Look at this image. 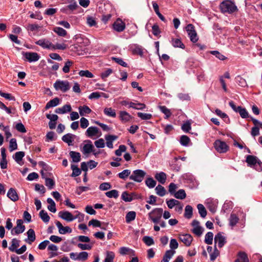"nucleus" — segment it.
<instances>
[{"mask_svg":"<svg viewBox=\"0 0 262 262\" xmlns=\"http://www.w3.org/2000/svg\"><path fill=\"white\" fill-rule=\"evenodd\" d=\"M219 8L222 13L232 14L238 11V8L235 3L230 0H224L222 1Z\"/></svg>","mask_w":262,"mask_h":262,"instance_id":"nucleus-1","label":"nucleus"},{"mask_svg":"<svg viewBox=\"0 0 262 262\" xmlns=\"http://www.w3.org/2000/svg\"><path fill=\"white\" fill-rule=\"evenodd\" d=\"M163 214V209L156 208L151 210L148 214V219L154 224H158Z\"/></svg>","mask_w":262,"mask_h":262,"instance_id":"nucleus-2","label":"nucleus"},{"mask_svg":"<svg viewBox=\"0 0 262 262\" xmlns=\"http://www.w3.org/2000/svg\"><path fill=\"white\" fill-rule=\"evenodd\" d=\"M146 175V172L141 169H136L133 171L129 176V179L137 183L141 182Z\"/></svg>","mask_w":262,"mask_h":262,"instance_id":"nucleus-3","label":"nucleus"},{"mask_svg":"<svg viewBox=\"0 0 262 262\" xmlns=\"http://www.w3.org/2000/svg\"><path fill=\"white\" fill-rule=\"evenodd\" d=\"M54 88L56 91L66 92L70 89V83L67 80H57L54 83Z\"/></svg>","mask_w":262,"mask_h":262,"instance_id":"nucleus-4","label":"nucleus"},{"mask_svg":"<svg viewBox=\"0 0 262 262\" xmlns=\"http://www.w3.org/2000/svg\"><path fill=\"white\" fill-rule=\"evenodd\" d=\"M229 105L234 111L238 113L242 118L245 119L250 117L249 113L245 108H243L241 106H236L232 101L229 102Z\"/></svg>","mask_w":262,"mask_h":262,"instance_id":"nucleus-5","label":"nucleus"},{"mask_svg":"<svg viewBox=\"0 0 262 262\" xmlns=\"http://www.w3.org/2000/svg\"><path fill=\"white\" fill-rule=\"evenodd\" d=\"M214 147L215 150L220 153H225L229 149L227 144L220 140H217L214 142Z\"/></svg>","mask_w":262,"mask_h":262,"instance_id":"nucleus-6","label":"nucleus"},{"mask_svg":"<svg viewBox=\"0 0 262 262\" xmlns=\"http://www.w3.org/2000/svg\"><path fill=\"white\" fill-rule=\"evenodd\" d=\"M186 31L190 38V40L193 42H196L198 40L197 33L193 25L189 24L186 27Z\"/></svg>","mask_w":262,"mask_h":262,"instance_id":"nucleus-7","label":"nucleus"},{"mask_svg":"<svg viewBox=\"0 0 262 262\" xmlns=\"http://www.w3.org/2000/svg\"><path fill=\"white\" fill-rule=\"evenodd\" d=\"M84 142L87 143L83 145L82 148L81 149V151L84 155L88 157L90 153H91L92 151H94V147L91 140H87Z\"/></svg>","mask_w":262,"mask_h":262,"instance_id":"nucleus-8","label":"nucleus"},{"mask_svg":"<svg viewBox=\"0 0 262 262\" xmlns=\"http://www.w3.org/2000/svg\"><path fill=\"white\" fill-rule=\"evenodd\" d=\"M25 226L23 225V221L18 219L16 221V226L11 230L12 234H19L24 232Z\"/></svg>","mask_w":262,"mask_h":262,"instance_id":"nucleus-9","label":"nucleus"},{"mask_svg":"<svg viewBox=\"0 0 262 262\" xmlns=\"http://www.w3.org/2000/svg\"><path fill=\"white\" fill-rule=\"evenodd\" d=\"M85 135L89 138H93L94 136H100L101 133L97 127L90 126L85 132Z\"/></svg>","mask_w":262,"mask_h":262,"instance_id":"nucleus-10","label":"nucleus"},{"mask_svg":"<svg viewBox=\"0 0 262 262\" xmlns=\"http://www.w3.org/2000/svg\"><path fill=\"white\" fill-rule=\"evenodd\" d=\"M214 243L215 245L217 244L218 247L220 248L224 246L226 243V237L223 235V233L219 232L215 235L214 237Z\"/></svg>","mask_w":262,"mask_h":262,"instance_id":"nucleus-11","label":"nucleus"},{"mask_svg":"<svg viewBox=\"0 0 262 262\" xmlns=\"http://www.w3.org/2000/svg\"><path fill=\"white\" fill-rule=\"evenodd\" d=\"M246 162L249 166L252 167L257 164L260 166H262V162L258 160L256 156L252 155H248L246 157Z\"/></svg>","mask_w":262,"mask_h":262,"instance_id":"nucleus-12","label":"nucleus"},{"mask_svg":"<svg viewBox=\"0 0 262 262\" xmlns=\"http://www.w3.org/2000/svg\"><path fill=\"white\" fill-rule=\"evenodd\" d=\"M58 216L67 222H72L78 217V216H73L72 214L68 211H60L58 213Z\"/></svg>","mask_w":262,"mask_h":262,"instance_id":"nucleus-13","label":"nucleus"},{"mask_svg":"<svg viewBox=\"0 0 262 262\" xmlns=\"http://www.w3.org/2000/svg\"><path fill=\"white\" fill-rule=\"evenodd\" d=\"M193 227L192 232L198 236H200L203 232V228L200 226V222L197 220H193L191 223Z\"/></svg>","mask_w":262,"mask_h":262,"instance_id":"nucleus-14","label":"nucleus"},{"mask_svg":"<svg viewBox=\"0 0 262 262\" xmlns=\"http://www.w3.org/2000/svg\"><path fill=\"white\" fill-rule=\"evenodd\" d=\"M23 55L30 62L37 61L39 59V55L35 52H26Z\"/></svg>","mask_w":262,"mask_h":262,"instance_id":"nucleus-15","label":"nucleus"},{"mask_svg":"<svg viewBox=\"0 0 262 262\" xmlns=\"http://www.w3.org/2000/svg\"><path fill=\"white\" fill-rule=\"evenodd\" d=\"M35 44L43 49H51L52 43L46 38L40 39L35 42Z\"/></svg>","mask_w":262,"mask_h":262,"instance_id":"nucleus-16","label":"nucleus"},{"mask_svg":"<svg viewBox=\"0 0 262 262\" xmlns=\"http://www.w3.org/2000/svg\"><path fill=\"white\" fill-rule=\"evenodd\" d=\"M179 239L186 246H189L192 243L193 237L189 234H185L180 235Z\"/></svg>","mask_w":262,"mask_h":262,"instance_id":"nucleus-17","label":"nucleus"},{"mask_svg":"<svg viewBox=\"0 0 262 262\" xmlns=\"http://www.w3.org/2000/svg\"><path fill=\"white\" fill-rule=\"evenodd\" d=\"M55 224L58 229V231L60 234H64L67 233H70L72 231L70 227L68 226L63 227L59 221H56Z\"/></svg>","mask_w":262,"mask_h":262,"instance_id":"nucleus-18","label":"nucleus"},{"mask_svg":"<svg viewBox=\"0 0 262 262\" xmlns=\"http://www.w3.org/2000/svg\"><path fill=\"white\" fill-rule=\"evenodd\" d=\"M28 238L26 239L25 241L28 244L31 245L34 242L36 239L35 233L33 229H30L27 232Z\"/></svg>","mask_w":262,"mask_h":262,"instance_id":"nucleus-19","label":"nucleus"},{"mask_svg":"<svg viewBox=\"0 0 262 262\" xmlns=\"http://www.w3.org/2000/svg\"><path fill=\"white\" fill-rule=\"evenodd\" d=\"M136 194L135 193H128L127 191L123 192L121 194V199L126 202H130L135 198Z\"/></svg>","mask_w":262,"mask_h":262,"instance_id":"nucleus-20","label":"nucleus"},{"mask_svg":"<svg viewBox=\"0 0 262 262\" xmlns=\"http://www.w3.org/2000/svg\"><path fill=\"white\" fill-rule=\"evenodd\" d=\"M125 28V25L124 23L120 20H117L113 24V28L115 30L118 32L123 31Z\"/></svg>","mask_w":262,"mask_h":262,"instance_id":"nucleus-21","label":"nucleus"},{"mask_svg":"<svg viewBox=\"0 0 262 262\" xmlns=\"http://www.w3.org/2000/svg\"><path fill=\"white\" fill-rule=\"evenodd\" d=\"M7 195L11 201L13 202L17 201L19 199L16 191L13 188L9 189L7 192Z\"/></svg>","mask_w":262,"mask_h":262,"instance_id":"nucleus-22","label":"nucleus"},{"mask_svg":"<svg viewBox=\"0 0 262 262\" xmlns=\"http://www.w3.org/2000/svg\"><path fill=\"white\" fill-rule=\"evenodd\" d=\"M72 110V107L70 104H68L64 105L61 107H58L55 110V113L59 114H63L66 113L70 112Z\"/></svg>","mask_w":262,"mask_h":262,"instance_id":"nucleus-23","label":"nucleus"},{"mask_svg":"<svg viewBox=\"0 0 262 262\" xmlns=\"http://www.w3.org/2000/svg\"><path fill=\"white\" fill-rule=\"evenodd\" d=\"M118 137L115 135H106L105 136V139L106 141V146L110 148H113V142L116 140Z\"/></svg>","mask_w":262,"mask_h":262,"instance_id":"nucleus-24","label":"nucleus"},{"mask_svg":"<svg viewBox=\"0 0 262 262\" xmlns=\"http://www.w3.org/2000/svg\"><path fill=\"white\" fill-rule=\"evenodd\" d=\"M155 177L156 179L162 184H164L165 183L167 178L166 173L164 172L157 173Z\"/></svg>","mask_w":262,"mask_h":262,"instance_id":"nucleus-25","label":"nucleus"},{"mask_svg":"<svg viewBox=\"0 0 262 262\" xmlns=\"http://www.w3.org/2000/svg\"><path fill=\"white\" fill-rule=\"evenodd\" d=\"M59 103V99L58 97L50 100L46 105L45 108L48 110L51 107H55Z\"/></svg>","mask_w":262,"mask_h":262,"instance_id":"nucleus-26","label":"nucleus"},{"mask_svg":"<svg viewBox=\"0 0 262 262\" xmlns=\"http://www.w3.org/2000/svg\"><path fill=\"white\" fill-rule=\"evenodd\" d=\"M235 260H238L239 262H249L247 254L243 251L238 253L237 258Z\"/></svg>","mask_w":262,"mask_h":262,"instance_id":"nucleus-27","label":"nucleus"},{"mask_svg":"<svg viewBox=\"0 0 262 262\" xmlns=\"http://www.w3.org/2000/svg\"><path fill=\"white\" fill-rule=\"evenodd\" d=\"M174 253V251L171 250H167L163 256L162 260H161L162 262H169Z\"/></svg>","mask_w":262,"mask_h":262,"instance_id":"nucleus-28","label":"nucleus"},{"mask_svg":"<svg viewBox=\"0 0 262 262\" xmlns=\"http://www.w3.org/2000/svg\"><path fill=\"white\" fill-rule=\"evenodd\" d=\"M79 114L81 116H83L86 114H89L92 110L86 105L80 106L78 108Z\"/></svg>","mask_w":262,"mask_h":262,"instance_id":"nucleus-29","label":"nucleus"},{"mask_svg":"<svg viewBox=\"0 0 262 262\" xmlns=\"http://www.w3.org/2000/svg\"><path fill=\"white\" fill-rule=\"evenodd\" d=\"M74 136L75 135L69 133L63 136L62 140L63 142L68 143L69 145H71L74 140Z\"/></svg>","mask_w":262,"mask_h":262,"instance_id":"nucleus-30","label":"nucleus"},{"mask_svg":"<svg viewBox=\"0 0 262 262\" xmlns=\"http://www.w3.org/2000/svg\"><path fill=\"white\" fill-rule=\"evenodd\" d=\"M119 114V117L122 121L127 122L132 119L131 116L126 111H120Z\"/></svg>","mask_w":262,"mask_h":262,"instance_id":"nucleus-31","label":"nucleus"},{"mask_svg":"<svg viewBox=\"0 0 262 262\" xmlns=\"http://www.w3.org/2000/svg\"><path fill=\"white\" fill-rule=\"evenodd\" d=\"M119 253L122 255L126 254L135 255V251L133 250L125 247H121L119 249Z\"/></svg>","mask_w":262,"mask_h":262,"instance_id":"nucleus-32","label":"nucleus"},{"mask_svg":"<svg viewBox=\"0 0 262 262\" xmlns=\"http://www.w3.org/2000/svg\"><path fill=\"white\" fill-rule=\"evenodd\" d=\"M70 156L72 158L73 162L77 163L81 160V155L78 152L71 151L70 152Z\"/></svg>","mask_w":262,"mask_h":262,"instance_id":"nucleus-33","label":"nucleus"},{"mask_svg":"<svg viewBox=\"0 0 262 262\" xmlns=\"http://www.w3.org/2000/svg\"><path fill=\"white\" fill-rule=\"evenodd\" d=\"M171 43L174 48H180L183 49L185 48V45L179 38H172Z\"/></svg>","mask_w":262,"mask_h":262,"instance_id":"nucleus-34","label":"nucleus"},{"mask_svg":"<svg viewBox=\"0 0 262 262\" xmlns=\"http://www.w3.org/2000/svg\"><path fill=\"white\" fill-rule=\"evenodd\" d=\"M136 216V213L134 211H129L125 216V221L127 223H129L135 220Z\"/></svg>","mask_w":262,"mask_h":262,"instance_id":"nucleus-35","label":"nucleus"},{"mask_svg":"<svg viewBox=\"0 0 262 262\" xmlns=\"http://www.w3.org/2000/svg\"><path fill=\"white\" fill-rule=\"evenodd\" d=\"M160 111L165 115V118L168 119L171 115V112L169 109H168L165 106L160 105L158 106Z\"/></svg>","mask_w":262,"mask_h":262,"instance_id":"nucleus-36","label":"nucleus"},{"mask_svg":"<svg viewBox=\"0 0 262 262\" xmlns=\"http://www.w3.org/2000/svg\"><path fill=\"white\" fill-rule=\"evenodd\" d=\"M229 225L231 227H234L238 223L239 218L234 213H231L229 217Z\"/></svg>","mask_w":262,"mask_h":262,"instance_id":"nucleus-37","label":"nucleus"},{"mask_svg":"<svg viewBox=\"0 0 262 262\" xmlns=\"http://www.w3.org/2000/svg\"><path fill=\"white\" fill-rule=\"evenodd\" d=\"M173 196L177 199L183 200L186 198V194L185 190L181 189L174 193Z\"/></svg>","mask_w":262,"mask_h":262,"instance_id":"nucleus-38","label":"nucleus"},{"mask_svg":"<svg viewBox=\"0 0 262 262\" xmlns=\"http://www.w3.org/2000/svg\"><path fill=\"white\" fill-rule=\"evenodd\" d=\"M11 243V245L9 247V249L12 252H16L17 248L19 246V241L16 238H13Z\"/></svg>","mask_w":262,"mask_h":262,"instance_id":"nucleus-39","label":"nucleus"},{"mask_svg":"<svg viewBox=\"0 0 262 262\" xmlns=\"http://www.w3.org/2000/svg\"><path fill=\"white\" fill-rule=\"evenodd\" d=\"M104 114L108 117H116V113L115 110L112 107H105L104 109Z\"/></svg>","mask_w":262,"mask_h":262,"instance_id":"nucleus-40","label":"nucleus"},{"mask_svg":"<svg viewBox=\"0 0 262 262\" xmlns=\"http://www.w3.org/2000/svg\"><path fill=\"white\" fill-rule=\"evenodd\" d=\"M39 215L41 219L45 223H48L49 222L50 217L48 214L47 212L44 210H41Z\"/></svg>","mask_w":262,"mask_h":262,"instance_id":"nucleus-41","label":"nucleus"},{"mask_svg":"<svg viewBox=\"0 0 262 262\" xmlns=\"http://www.w3.org/2000/svg\"><path fill=\"white\" fill-rule=\"evenodd\" d=\"M25 152L24 151H18L16 152L13 156V159L18 164H20V161L25 156Z\"/></svg>","mask_w":262,"mask_h":262,"instance_id":"nucleus-42","label":"nucleus"},{"mask_svg":"<svg viewBox=\"0 0 262 262\" xmlns=\"http://www.w3.org/2000/svg\"><path fill=\"white\" fill-rule=\"evenodd\" d=\"M115 253L113 251H106V257L104 262H113L115 258Z\"/></svg>","mask_w":262,"mask_h":262,"instance_id":"nucleus-43","label":"nucleus"},{"mask_svg":"<svg viewBox=\"0 0 262 262\" xmlns=\"http://www.w3.org/2000/svg\"><path fill=\"white\" fill-rule=\"evenodd\" d=\"M193 208L190 205H187L185 209L184 216L187 219H190L192 216Z\"/></svg>","mask_w":262,"mask_h":262,"instance_id":"nucleus-44","label":"nucleus"},{"mask_svg":"<svg viewBox=\"0 0 262 262\" xmlns=\"http://www.w3.org/2000/svg\"><path fill=\"white\" fill-rule=\"evenodd\" d=\"M156 193L160 196H163L166 194V190L163 186L158 185L155 188Z\"/></svg>","mask_w":262,"mask_h":262,"instance_id":"nucleus-45","label":"nucleus"},{"mask_svg":"<svg viewBox=\"0 0 262 262\" xmlns=\"http://www.w3.org/2000/svg\"><path fill=\"white\" fill-rule=\"evenodd\" d=\"M197 208L200 216L203 218L205 217L207 215V211L203 205L199 204L197 205Z\"/></svg>","mask_w":262,"mask_h":262,"instance_id":"nucleus-46","label":"nucleus"},{"mask_svg":"<svg viewBox=\"0 0 262 262\" xmlns=\"http://www.w3.org/2000/svg\"><path fill=\"white\" fill-rule=\"evenodd\" d=\"M71 168L73 171L71 177H76L79 176L81 173V170L77 167V165H71Z\"/></svg>","mask_w":262,"mask_h":262,"instance_id":"nucleus-47","label":"nucleus"},{"mask_svg":"<svg viewBox=\"0 0 262 262\" xmlns=\"http://www.w3.org/2000/svg\"><path fill=\"white\" fill-rule=\"evenodd\" d=\"M215 112L217 116L225 119V121L226 123H228L229 122V118L226 113L222 112L220 110L217 108L215 110Z\"/></svg>","mask_w":262,"mask_h":262,"instance_id":"nucleus-48","label":"nucleus"},{"mask_svg":"<svg viewBox=\"0 0 262 262\" xmlns=\"http://www.w3.org/2000/svg\"><path fill=\"white\" fill-rule=\"evenodd\" d=\"M166 202L168 207L169 209H172L177 205H179L180 204V201L173 199H171L169 200H166Z\"/></svg>","mask_w":262,"mask_h":262,"instance_id":"nucleus-49","label":"nucleus"},{"mask_svg":"<svg viewBox=\"0 0 262 262\" xmlns=\"http://www.w3.org/2000/svg\"><path fill=\"white\" fill-rule=\"evenodd\" d=\"M213 234L211 232H207L205 237V243L208 245H211L213 242Z\"/></svg>","mask_w":262,"mask_h":262,"instance_id":"nucleus-50","label":"nucleus"},{"mask_svg":"<svg viewBox=\"0 0 262 262\" xmlns=\"http://www.w3.org/2000/svg\"><path fill=\"white\" fill-rule=\"evenodd\" d=\"M131 171L129 169H125L118 174L119 178L125 180L128 176H130Z\"/></svg>","mask_w":262,"mask_h":262,"instance_id":"nucleus-51","label":"nucleus"},{"mask_svg":"<svg viewBox=\"0 0 262 262\" xmlns=\"http://www.w3.org/2000/svg\"><path fill=\"white\" fill-rule=\"evenodd\" d=\"M105 195L108 198L116 199L119 196L118 191L117 190L113 189L111 191H107L105 193Z\"/></svg>","mask_w":262,"mask_h":262,"instance_id":"nucleus-52","label":"nucleus"},{"mask_svg":"<svg viewBox=\"0 0 262 262\" xmlns=\"http://www.w3.org/2000/svg\"><path fill=\"white\" fill-rule=\"evenodd\" d=\"M190 140L189 138L186 135H182L180 137V142L181 144L184 146H187L188 145V144Z\"/></svg>","mask_w":262,"mask_h":262,"instance_id":"nucleus-53","label":"nucleus"},{"mask_svg":"<svg viewBox=\"0 0 262 262\" xmlns=\"http://www.w3.org/2000/svg\"><path fill=\"white\" fill-rule=\"evenodd\" d=\"M17 149V144L15 138H12L9 142V150L12 151Z\"/></svg>","mask_w":262,"mask_h":262,"instance_id":"nucleus-54","label":"nucleus"},{"mask_svg":"<svg viewBox=\"0 0 262 262\" xmlns=\"http://www.w3.org/2000/svg\"><path fill=\"white\" fill-rule=\"evenodd\" d=\"M53 30L60 36H65L67 34L66 30L61 27H56L54 28Z\"/></svg>","mask_w":262,"mask_h":262,"instance_id":"nucleus-55","label":"nucleus"},{"mask_svg":"<svg viewBox=\"0 0 262 262\" xmlns=\"http://www.w3.org/2000/svg\"><path fill=\"white\" fill-rule=\"evenodd\" d=\"M145 184L149 188H152L155 187L156 185V181L152 178H148L146 180Z\"/></svg>","mask_w":262,"mask_h":262,"instance_id":"nucleus-56","label":"nucleus"},{"mask_svg":"<svg viewBox=\"0 0 262 262\" xmlns=\"http://www.w3.org/2000/svg\"><path fill=\"white\" fill-rule=\"evenodd\" d=\"M73 64V62L68 60L66 62L64 67L62 68V71L64 73H68L70 72V67Z\"/></svg>","mask_w":262,"mask_h":262,"instance_id":"nucleus-57","label":"nucleus"},{"mask_svg":"<svg viewBox=\"0 0 262 262\" xmlns=\"http://www.w3.org/2000/svg\"><path fill=\"white\" fill-rule=\"evenodd\" d=\"M79 75L81 77L93 78L94 75L88 70H81L79 72Z\"/></svg>","mask_w":262,"mask_h":262,"instance_id":"nucleus-58","label":"nucleus"},{"mask_svg":"<svg viewBox=\"0 0 262 262\" xmlns=\"http://www.w3.org/2000/svg\"><path fill=\"white\" fill-rule=\"evenodd\" d=\"M137 115L142 120H149L152 118V115L150 114L138 112Z\"/></svg>","mask_w":262,"mask_h":262,"instance_id":"nucleus-59","label":"nucleus"},{"mask_svg":"<svg viewBox=\"0 0 262 262\" xmlns=\"http://www.w3.org/2000/svg\"><path fill=\"white\" fill-rule=\"evenodd\" d=\"M143 241L148 246H150L154 244V241L153 238L150 236H144L143 238Z\"/></svg>","mask_w":262,"mask_h":262,"instance_id":"nucleus-60","label":"nucleus"},{"mask_svg":"<svg viewBox=\"0 0 262 262\" xmlns=\"http://www.w3.org/2000/svg\"><path fill=\"white\" fill-rule=\"evenodd\" d=\"M113 73V70L111 69H107L105 71L101 73V78L105 81V79L108 77Z\"/></svg>","mask_w":262,"mask_h":262,"instance_id":"nucleus-61","label":"nucleus"},{"mask_svg":"<svg viewBox=\"0 0 262 262\" xmlns=\"http://www.w3.org/2000/svg\"><path fill=\"white\" fill-rule=\"evenodd\" d=\"M52 46L51 48V50H63L67 48V45L65 43H56V45H53L52 43Z\"/></svg>","mask_w":262,"mask_h":262,"instance_id":"nucleus-62","label":"nucleus"},{"mask_svg":"<svg viewBox=\"0 0 262 262\" xmlns=\"http://www.w3.org/2000/svg\"><path fill=\"white\" fill-rule=\"evenodd\" d=\"M45 184L48 187L49 189H51L53 188V186L55 185V182L53 180L46 178H45Z\"/></svg>","mask_w":262,"mask_h":262,"instance_id":"nucleus-63","label":"nucleus"},{"mask_svg":"<svg viewBox=\"0 0 262 262\" xmlns=\"http://www.w3.org/2000/svg\"><path fill=\"white\" fill-rule=\"evenodd\" d=\"M236 82L238 84V85L242 87H245V86L247 85V82L246 80L240 76H237V77L236 78Z\"/></svg>","mask_w":262,"mask_h":262,"instance_id":"nucleus-64","label":"nucleus"}]
</instances>
